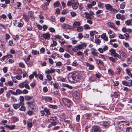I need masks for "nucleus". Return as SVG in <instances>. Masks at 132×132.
Segmentation results:
<instances>
[{
    "mask_svg": "<svg viewBox=\"0 0 132 132\" xmlns=\"http://www.w3.org/2000/svg\"><path fill=\"white\" fill-rule=\"evenodd\" d=\"M0 47L3 50H4L5 48V46L4 44L2 43L1 45L0 46Z\"/></svg>",
    "mask_w": 132,
    "mask_h": 132,
    "instance_id": "nucleus-59",
    "label": "nucleus"
},
{
    "mask_svg": "<svg viewBox=\"0 0 132 132\" xmlns=\"http://www.w3.org/2000/svg\"><path fill=\"white\" fill-rule=\"evenodd\" d=\"M87 44L85 43H83L81 44H78L75 47L76 48H78L79 50H81L84 48V47H86Z\"/></svg>",
    "mask_w": 132,
    "mask_h": 132,
    "instance_id": "nucleus-7",
    "label": "nucleus"
},
{
    "mask_svg": "<svg viewBox=\"0 0 132 132\" xmlns=\"http://www.w3.org/2000/svg\"><path fill=\"white\" fill-rule=\"evenodd\" d=\"M77 31L79 32H81L83 30V27L82 26H80L77 28Z\"/></svg>",
    "mask_w": 132,
    "mask_h": 132,
    "instance_id": "nucleus-42",
    "label": "nucleus"
},
{
    "mask_svg": "<svg viewBox=\"0 0 132 132\" xmlns=\"http://www.w3.org/2000/svg\"><path fill=\"white\" fill-rule=\"evenodd\" d=\"M128 62L129 63H130L132 61V56H129L128 58Z\"/></svg>",
    "mask_w": 132,
    "mask_h": 132,
    "instance_id": "nucleus-51",
    "label": "nucleus"
},
{
    "mask_svg": "<svg viewBox=\"0 0 132 132\" xmlns=\"http://www.w3.org/2000/svg\"><path fill=\"white\" fill-rule=\"evenodd\" d=\"M48 106L50 108L54 109H57V106L56 105L49 104L48 105Z\"/></svg>",
    "mask_w": 132,
    "mask_h": 132,
    "instance_id": "nucleus-27",
    "label": "nucleus"
},
{
    "mask_svg": "<svg viewBox=\"0 0 132 132\" xmlns=\"http://www.w3.org/2000/svg\"><path fill=\"white\" fill-rule=\"evenodd\" d=\"M103 126L105 128H108L110 126V124L109 122L107 121H104L103 122Z\"/></svg>",
    "mask_w": 132,
    "mask_h": 132,
    "instance_id": "nucleus-17",
    "label": "nucleus"
},
{
    "mask_svg": "<svg viewBox=\"0 0 132 132\" xmlns=\"http://www.w3.org/2000/svg\"><path fill=\"white\" fill-rule=\"evenodd\" d=\"M15 126L13 125H6L5 127L6 128H8L10 130H12L15 129Z\"/></svg>",
    "mask_w": 132,
    "mask_h": 132,
    "instance_id": "nucleus-23",
    "label": "nucleus"
},
{
    "mask_svg": "<svg viewBox=\"0 0 132 132\" xmlns=\"http://www.w3.org/2000/svg\"><path fill=\"white\" fill-rule=\"evenodd\" d=\"M92 132H101V129L100 127L97 126H94L92 128Z\"/></svg>",
    "mask_w": 132,
    "mask_h": 132,
    "instance_id": "nucleus-5",
    "label": "nucleus"
},
{
    "mask_svg": "<svg viewBox=\"0 0 132 132\" xmlns=\"http://www.w3.org/2000/svg\"><path fill=\"white\" fill-rule=\"evenodd\" d=\"M15 93H16L17 95L18 94L20 95L22 93V92L21 90L18 89L16 90Z\"/></svg>",
    "mask_w": 132,
    "mask_h": 132,
    "instance_id": "nucleus-33",
    "label": "nucleus"
},
{
    "mask_svg": "<svg viewBox=\"0 0 132 132\" xmlns=\"http://www.w3.org/2000/svg\"><path fill=\"white\" fill-rule=\"evenodd\" d=\"M62 27L63 29H70L71 28V27L70 26L65 23L62 24Z\"/></svg>",
    "mask_w": 132,
    "mask_h": 132,
    "instance_id": "nucleus-18",
    "label": "nucleus"
},
{
    "mask_svg": "<svg viewBox=\"0 0 132 132\" xmlns=\"http://www.w3.org/2000/svg\"><path fill=\"white\" fill-rule=\"evenodd\" d=\"M109 51L111 53V55L113 56L118 57L119 59H121V56L116 52V50L114 49H111L109 50Z\"/></svg>",
    "mask_w": 132,
    "mask_h": 132,
    "instance_id": "nucleus-4",
    "label": "nucleus"
},
{
    "mask_svg": "<svg viewBox=\"0 0 132 132\" xmlns=\"http://www.w3.org/2000/svg\"><path fill=\"white\" fill-rule=\"evenodd\" d=\"M80 25V23L78 21L75 22L73 24V27L75 28H76L77 27L79 26Z\"/></svg>",
    "mask_w": 132,
    "mask_h": 132,
    "instance_id": "nucleus-20",
    "label": "nucleus"
},
{
    "mask_svg": "<svg viewBox=\"0 0 132 132\" xmlns=\"http://www.w3.org/2000/svg\"><path fill=\"white\" fill-rule=\"evenodd\" d=\"M19 66L22 68H24L25 65L22 62H20L19 64Z\"/></svg>",
    "mask_w": 132,
    "mask_h": 132,
    "instance_id": "nucleus-58",
    "label": "nucleus"
},
{
    "mask_svg": "<svg viewBox=\"0 0 132 132\" xmlns=\"http://www.w3.org/2000/svg\"><path fill=\"white\" fill-rule=\"evenodd\" d=\"M53 42V43H52L51 45V46L52 47L56 46L57 45V43L56 41H54L53 39L52 40Z\"/></svg>",
    "mask_w": 132,
    "mask_h": 132,
    "instance_id": "nucleus-32",
    "label": "nucleus"
},
{
    "mask_svg": "<svg viewBox=\"0 0 132 132\" xmlns=\"http://www.w3.org/2000/svg\"><path fill=\"white\" fill-rule=\"evenodd\" d=\"M126 71L128 75L130 77H132V75L130 73V69L128 68H126Z\"/></svg>",
    "mask_w": 132,
    "mask_h": 132,
    "instance_id": "nucleus-26",
    "label": "nucleus"
},
{
    "mask_svg": "<svg viewBox=\"0 0 132 132\" xmlns=\"http://www.w3.org/2000/svg\"><path fill=\"white\" fill-rule=\"evenodd\" d=\"M121 14H117L116 16V18L117 19H120L121 17Z\"/></svg>",
    "mask_w": 132,
    "mask_h": 132,
    "instance_id": "nucleus-54",
    "label": "nucleus"
},
{
    "mask_svg": "<svg viewBox=\"0 0 132 132\" xmlns=\"http://www.w3.org/2000/svg\"><path fill=\"white\" fill-rule=\"evenodd\" d=\"M25 97L26 100H29L32 98V96H29L26 95L25 96Z\"/></svg>",
    "mask_w": 132,
    "mask_h": 132,
    "instance_id": "nucleus-36",
    "label": "nucleus"
},
{
    "mask_svg": "<svg viewBox=\"0 0 132 132\" xmlns=\"http://www.w3.org/2000/svg\"><path fill=\"white\" fill-rule=\"evenodd\" d=\"M53 85L54 88L57 89L58 88L59 85L57 82H55Z\"/></svg>",
    "mask_w": 132,
    "mask_h": 132,
    "instance_id": "nucleus-60",
    "label": "nucleus"
},
{
    "mask_svg": "<svg viewBox=\"0 0 132 132\" xmlns=\"http://www.w3.org/2000/svg\"><path fill=\"white\" fill-rule=\"evenodd\" d=\"M42 99L44 100L46 102L51 101L52 100V97L48 96H42Z\"/></svg>",
    "mask_w": 132,
    "mask_h": 132,
    "instance_id": "nucleus-9",
    "label": "nucleus"
},
{
    "mask_svg": "<svg viewBox=\"0 0 132 132\" xmlns=\"http://www.w3.org/2000/svg\"><path fill=\"white\" fill-rule=\"evenodd\" d=\"M31 110H29L27 112V114L30 116H32L34 113V112L32 111Z\"/></svg>",
    "mask_w": 132,
    "mask_h": 132,
    "instance_id": "nucleus-48",
    "label": "nucleus"
},
{
    "mask_svg": "<svg viewBox=\"0 0 132 132\" xmlns=\"http://www.w3.org/2000/svg\"><path fill=\"white\" fill-rule=\"evenodd\" d=\"M48 121L50 124L48 125V128L56 125L59 122L58 119L56 117H51L48 119Z\"/></svg>",
    "mask_w": 132,
    "mask_h": 132,
    "instance_id": "nucleus-1",
    "label": "nucleus"
},
{
    "mask_svg": "<svg viewBox=\"0 0 132 132\" xmlns=\"http://www.w3.org/2000/svg\"><path fill=\"white\" fill-rule=\"evenodd\" d=\"M46 78L49 81H50L52 79V78L50 75H47L46 76Z\"/></svg>",
    "mask_w": 132,
    "mask_h": 132,
    "instance_id": "nucleus-46",
    "label": "nucleus"
},
{
    "mask_svg": "<svg viewBox=\"0 0 132 132\" xmlns=\"http://www.w3.org/2000/svg\"><path fill=\"white\" fill-rule=\"evenodd\" d=\"M6 84L7 85H8L10 86H12L13 85V82L11 81H9L8 82L5 83L6 85Z\"/></svg>",
    "mask_w": 132,
    "mask_h": 132,
    "instance_id": "nucleus-47",
    "label": "nucleus"
},
{
    "mask_svg": "<svg viewBox=\"0 0 132 132\" xmlns=\"http://www.w3.org/2000/svg\"><path fill=\"white\" fill-rule=\"evenodd\" d=\"M109 59L113 63L116 62V60L115 59L113 58L112 57H109Z\"/></svg>",
    "mask_w": 132,
    "mask_h": 132,
    "instance_id": "nucleus-45",
    "label": "nucleus"
},
{
    "mask_svg": "<svg viewBox=\"0 0 132 132\" xmlns=\"http://www.w3.org/2000/svg\"><path fill=\"white\" fill-rule=\"evenodd\" d=\"M110 11V13H114L115 12H118L117 10L114 8H112H112Z\"/></svg>",
    "mask_w": 132,
    "mask_h": 132,
    "instance_id": "nucleus-37",
    "label": "nucleus"
},
{
    "mask_svg": "<svg viewBox=\"0 0 132 132\" xmlns=\"http://www.w3.org/2000/svg\"><path fill=\"white\" fill-rule=\"evenodd\" d=\"M128 82L129 86H132V80H128Z\"/></svg>",
    "mask_w": 132,
    "mask_h": 132,
    "instance_id": "nucleus-63",
    "label": "nucleus"
},
{
    "mask_svg": "<svg viewBox=\"0 0 132 132\" xmlns=\"http://www.w3.org/2000/svg\"><path fill=\"white\" fill-rule=\"evenodd\" d=\"M54 6L55 7H58L60 5V3L59 1H57L54 3Z\"/></svg>",
    "mask_w": 132,
    "mask_h": 132,
    "instance_id": "nucleus-31",
    "label": "nucleus"
},
{
    "mask_svg": "<svg viewBox=\"0 0 132 132\" xmlns=\"http://www.w3.org/2000/svg\"><path fill=\"white\" fill-rule=\"evenodd\" d=\"M38 76L39 77V79L40 80H43V76L41 74H39L38 75Z\"/></svg>",
    "mask_w": 132,
    "mask_h": 132,
    "instance_id": "nucleus-57",
    "label": "nucleus"
},
{
    "mask_svg": "<svg viewBox=\"0 0 132 132\" xmlns=\"http://www.w3.org/2000/svg\"><path fill=\"white\" fill-rule=\"evenodd\" d=\"M7 56L6 55L3 56L1 58V61L2 62L4 61L7 58Z\"/></svg>",
    "mask_w": 132,
    "mask_h": 132,
    "instance_id": "nucleus-55",
    "label": "nucleus"
},
{
    "mask_svg": "<svg viewBox=\"0 0 132 132\" xmlns=\"http://www.w3.org/2000/svg\"><path fill=\"white\" fill-rule=\"evenodd\" d=\"M20 104H15L13 105V106L14 109H17L20 107Z\"/></svg>",
    "mask_w": 132,
    "mask_h": 132,
    "instance_id": "nucleus-29",
    "label": "nucleus"
},
{
    "mask_svg": "<svg viewBox=\"0 0 132 132\" xmlns=\"http://www.w3.org/2000/svg\"><path fill=\"white\" fill-rule=\"evenodd\" d=\"M86 64L87 67L88 68V69L89 70H92L94 68V67L93 65L90 64L88 63H86Z\"/></svg>",
    "mask_w": 132,
    "mask_h": 132,
    "instance_id": "nucleus-15",
    "label": "nucleus"
},
{
    "mask_svg": "<svg viewBox=\"0 0 132 132\" xmlns=\"http://www.w3.org/2000/svg\"><path fill=\"white\" fill-rule=\"evenodd\" d=\"M19 100L20 102L19 104L20 105H24V103L23 102L24 100V98L23 96H20V97Z\"/></svg>",
    "mask_w": 132,
    "mask_h": 132,
    "instance_id": "nucleus-19",
    "label": "nucleus"
},
{
    "mask_svg": "<svg viewBox=\"0 0 132 132\" xmlns=\"http://www.w3.org/2000/svg\"><path fill=\"white\" fill-rule=\"evenodd\" d=\"M27 103L28 105L29 108H30L31 110H33L36 108L35 103L34 102H28Z\"/></svg>",
    "mask_w": 132,
    "mask_h": 132,
    "instance_id": "nucleus-6",
    "label": "nucleus"
},
{
    "mask_svg": "<svg viewBox=\"0 0 132 132\" xmlns=\"http://www.w3.org/2000/svg\"><path fill=\"white\" fill-rule=\"evenodd\" d=\"M109 26L111 28H112L114 29L117 30V28L115 27L113 23L111 22L109 23Z\"/></svg>",
    "mask_w": 132,
    "mask_h": 132,
    "instance_id": "nucleus-21",
    "label": "nucleus"
},
{
    "mask_svg": "<svg viewBox=\"0 0 132 132\" xmlns=\"http://www.w3.org/2000/svg\"><path fill=\"white\" fill-rule=\"evenodd\" d=\"M73 97L76 99H78L79 98L80 93L79 92L75 91L73 94Z\"/></svg>",
    "mask_w": 132,
    "mask_h": 132,
    "instance_id": "nucleus-11",
    "label": "nucleus"
},
{
    "mask_svg": "<svg viewBox=\"0 0 132 132\" xmlns=\"http://www.w3.org/2000/svg\"><path fill=\"white\" fill-rule=\"evenodd\" d=\"M73 2L72 6V7L73 9L76 10L77 9L79 3L76 0H73Z\"/></svg>",
    "mask_w": 132,
    "mask_h": 132,
    "instance_id": "nucleus-10",
    "label": "nucleus"
},
{
    "mask_svg": "<svg viewBox=\"0 0 132 132\" xmlns=\"http://www.w3.org/2000/svg\"><path fill=\"white\" fill-rule=\"evenodd\" d=\"M12 119L14 122H15L17 121L18 119L16 117H13L12 118Z\"/></svg>",
    "mask_w": 132,
    "mask_h": 132,
    "instance_id": "nucleus-52",
    "label": "nucleus"
},
{
    "mask_svg": "<svg viewBox=\"0 0 132 132\" xmlns=\"http://www.w3.org/2000/svg\"><path fill=\"white\" fill-rule=\"evenodd\" d=\"M125 24L127 25H131V22L129 20H127L125 22Z\"/></svg>",
    "mask_w": 132,
    "mask_h": 132,
    "instance_id": "nucleus-53",
    "label": "nucleus"
},
{
    "mask_svg": "<svg viewBox=\"0 0 132 132\" xmlns=\"http://www.w3.org/2000/svg\"><path fill=\"white\" fill-rule=\"evenodd\" d=\"M72 73L75 82H77L79 81L80 79V77L79 74L77 72H73Z\"/></svg>",
    "mask_w": 132,
    "mask_h": 132,
    "instance_id": "nucleus-3",
    "label": "nucleus"
},
{
    "mask_svg": "<svg viewBox=\"0 0 132 132\" xmlns=\"http://www.w3.org/2000/svg\"><path fill=\"white\" fill-rule=\"evenodd\" d=\"M68 79L69 81L71 83L75 82L72 73L69 74L68 76Z\"/></svg>",
    "mask_w": 132,
    "mask_h": 132,
    "instance_id": "nucleus-8",
    "label": "nucleus"
},
{
    "mask_svg": "<svg viewBox=\"0 0 132 132\" xmlns=\"http://www.w3.org/2000/svg\"><path fill=\"white\" fill-rule=\"evenodd\" d=\"M24 82H22L21 83H20L19 85V86L21 88H23L25 84Z\"/></svg>",
    "mask_w": 132,
    "mask_h": 132,
    "instance_id": "nucleus-49",
    "label": "nucleus"
},
{
    "mask_svg": "<svg viewBox=\"0 0 132 132\" xmlns=\"http://www.w3.org/2000/svg\"><path fill=\"white\" fill-rule=\"evenodd\" d=\"M97 6L100 9H103L104 7V4L100 2L98 3Z\"/></svg>",
    "mask_w": 132,
    "mask_h": 132,
    "instance_id": "nucleus-25",
    "label": "nucleus"
},
{
    "mask_svg": "<svg viewBox=\"0 0 132 132\" xmlns=\"http://www.w3.org/2000/svg\"><path fill=\"white\" fill-rule=\"evenodd\" d=\"M95 43L97 45H100L101 43V41L99 39H97L95 40Z\"/></svg>",
    "mask_w": 132,
    "mask_h": 132,
    "instance_id": "nucleus-44",
    "label": "nucleus"
},
{
    "mask_svg": "<svg viewBox=\"0 0 132 132\" xmlns=\"http://www.w3.org/2000/svg\"><path fill=\"white\" fill-rule=\"evenodd\" d=\"M123 125H124V126L125 128L127 126H129V123L125 121H123Z\"/></svg>",
    "mask_w": 132,
    "mask_h": 132,
    "instance_id": "nucleus-40",
    "label": "nucleus"
},
{
    "mask_svg": "<svg viewBox=\"0 0 132 132\" xmlns=\"http://www.w3.org/2000/svg\"><path fill=\"white\" fill-rule=\"evenodd\" d=\"M43 37L47 40H49L50 38V35L48 33L44 34H43Z\"/></svg>",
    "mask_w": 132,
    "mask_h": 132,
    "instance_id": "nucleus-14",
    "label": "nucleus"
},
{
    "mask_svg": "<svg viewBox=\"0 0 132 132\" xmlns=\"http://www.w3.org/2000/svg\"><path fill=\"white\" fill-rule=\"evenodd\" d=\"M122 84L124 85L129 86L128 82L125 81H123L122 82Z\"/></svg>",
    "mask_w": 132,
    "mask_h": 132,
    "instance_id": "nucleus-35",
    "label": "nucleus"
},
{
    "mask_svg": "<svg viewBox=\"0 0 132 132\" xmlns=\"http://www.w3.org/2000/svg\"><path fill=\"white\" fill-rule=\"evenodd\" d=\"M83 14L85 15V17L87 19H92L94 18V16H93L90 15H89V14L88 13L85 12L84 14H82V15H83Z\"/></svg>",
    "mask_w": 132,
    "mask_h": 132,
    "instance_id": "nucleus-12",
    "label": "nucleus"
},
{
    "mask_svg": "<svg viewBox=\"0 0 132 132\" xmlns=\"http://www.w3.org/2000/svg\"><path fill=\"white\" fill-rule=\"evenodd\" d=\"M61 100L62 101L66 106L68 107L70 106L72 104V101L70 100L65 97L61 98Z\"/></svg>",
    "mask_w": 132,
    "mask_h": 132,
    "instance_id": "nucleus-2",
    "label": "nucleus"
},
{
    "mask_svg": "<svg viewBox=\"0 0 132 132\" xmlns=\"http://www.w3.org/2000/svg\"><path fill=\"white\" fill-rule=\"evenodd\" d=\"M23 19L26 21L27 22L29 21L28 18V17L26 15L24 14H23Z\"/></svg>",
    "mask_w": 132,
    "mask_h": 132,
    "instance_id": "nucleus-41",
    "label": "nucleus"
},
{
    "mask_svg": "<svg viewBox=\"0 0 132 132\" xmlns=\"http://www.w3.org/2000/svg\"><path fill=\"white\" fill-rule=\"evenodd\" d=\"M21 105V106L19 109L20 110L25 112L26 110V108L25 106H24V105Z\"/></svg>",
    "mask_w": 132,
    "mask_h": 132,
    "instance_id": "nucleus-28",
    "label": "nucleus"
},
{
    "mask_svg": "<svg viewBox=\"0 0 132 132\" xmlns=\"http://www.w3.org/2000/svg\"><path fill=\"white\" fill-rule=\"evenodd\" d=\"M110 44L112 45L113 47L115 48H117L118 46V45L117 43H114V44H113L112 43H111Z\"/></svg>",
    "mask_w": 132,
    "mask_h": 132,
    "instance_id": "nucleus-56",
    "label": "nucleus"
},
{
    "mask_svg": "<svg viewBox=\"0 0 132 132\" xmlns=\"http://www.w3.org/2000/svg\"><path fill=\"white\" fill-rule=\"evenodd\" d=\"M84 28L85 30L89 29H90V28L88 25L86 24L84 26Z\"/></svg>",
    "mask_w": 132,
    "mask_h": 132,
    "instance_id": "nucleus-38",
    "label": "nucleus"
},
{
    "mask_svg": "<svg viewBox=\"0 0 132 132\" xmlns=\"http://www.w3.org/2000/svg\"><path fill=\"white\" fill-rule=\"evenodd\" d=\"M105 7L106 9L109 11L111 10V9L112 7V6L110 4H106L105 5Z\"/></svg>",
    "mask_w": 132,
    "mask_h": 132,
    "instance_id": "nucleus-22",
    "label": "nucleus"
},
{
    "mask_svg": "<svg viewBox=\"0 0 132 132\" xmlns=\"http://www.w3.org/2000/svg\"><path fill=\"white\" fill-rule=\"evenodd\" d=\"M119 95L118 92V91L115 92H114L113 96L116 98H118Z\"/></svg>",
    "mask_w": 132,
    "mask_h": 132,
    "instance_id": "nucleus-39",
    "label": "nucleus"
},
{
    "mask_svg": "<svg viewBox=\"0 0 132 132\" xmlns=\"http://www.w3.org/2000/svg\"><path fill=\"white\" fill-rule=\"evenodd\" d=\"M119 128L121 130H123L125 128L124 126V125L123 124V121H121L119 122L118 124Z\"/></svg>",
    "mask_w": 132,
    "mask_h": 132,
    "instance_id": "nucleus-13",
    "label": "nucleus"
},
{
    "mask_svg": "<svg viewBox=\"0 0 132 132\" xmlns=\"http://www.w3.org/2000/svg\"><path fill=\"white\" fill-rule=\"evenodd\" d=\"M126 132H132V128L130 127L127 128Z\"/></svg>",
    "mask_w": 132,
    "mask_h": 132,
    "instance_id": "nucleus-43",
    "label": "nucleus"
},
{
    "mask_svg": "<svg viewBox=\"0 0 132 132\" xmlns=\"http://www.w3.org/2000/svg\"><path fill=\"white\" fill-rule=\"evenodd\" d=\"M69 12V10L68 9L64 10L62 11L61 12V14H65L67 13H68Z\"/></svg>",
    "mask_w": 132,
    "mask_h": 132,
    "instance_id": "nucleus-34",
    "label": "nucleus"
},
{
    "mask_svg": "<svg viewBox=\"0 0 132 132\" xmlns=\"http://www.w3.org/2000/svg\"><path fill=\"white\" fill-rule=\"evenodd\" d=\"M92 55H93V56L94 57L95 56H97L98 57V53L96 52H93L91 53Z\"/></svg>",
    "mask_w": 132,
    "mask_h": 132,
    "instance_id": "nucleus-50",
    "label": "nucleus"
},
{
    "mask_svg": "<svg viewBox=\"0 0 132 132\" xmlns=\"http://www.w3.org/2000/svg\"><path fill=\"white\" fill-rule=\"evenodd\" d=\"M108 72L109 74L111 76H112L114 75V71L111 69H109L108 70Z\"/></svg>",
    "mask_w": 132,
    "mask_h": 132,
    "instance_id": "nucleus-30",
    "label": "nucleus"
},
{
    "mask_svg": "<svg viewBox=\"0 0 132 132\" xmlns=\"http://www.w3.org/2000/svg\"><path fill=\"white\" fill-rule=\"evenodd\" d=\"M43 90L44 92L45 93L47 92L48 90V89L46 87H44L43 88Z\"/></svg>",
    "mask_w": 132,
    "mask_h": 132,
    "instance_id": "nucleus-62",
    "label": "nucleus"
},
{
    "mask_svg": "<svg viewBox=\"0 0 132 132\" xmlns=\"http://www.w3.org/2000/svg\"><path fill=\"white\" fill-rule=\"evenodd\" d=\"M103 11L101 10H98L96 12V15L97 17H98L100 16V14L103 12Z\"/></svg>",
    "mask_w": 132,
    "mask_h": 132,
    "instance_id": "nucleus-24",
    "label": "nucleus"
},
{
    "mask_svg": "<svg viewBox=\"0 0 132 132\" xmlns=\"http://www.w3.org/2000/svg\"><path fill=\"white\" fill-rule=\"evenodd\" d=\"M44 110L45 112V116L47 117L50 114V110L46 108H44Z\"/></svg>",
    "mask_w": 132,
    "mask_h": 132,
    "instance_id": "nucleus-16",
    "label": "nucleus"
},
{
    "mask_svg": "<svg viewBox=\"0 0 132 132\" xmlns=\"http://www.w3.org/2000/svg\"><path fill=\"white\" fill-rule=\"evenodd\" d=\"M70 14L72 17H74L76 15V13L74 12H71L70 13Z\"/></svg>",
    "mask_w": 132,
    "mask_h": 132,
    "instance_id": "nucleus-64",
    "label": "nucleus"
},
{
    "mask_svg": "<svg viewBox=\"0 0 132 132\" xmlns=\"http://www.w3.org/2000/svg\"><path fill=\"white\" fill-rule=\"evenodd\" d=\"M121 72V70L119 68H117L116 71V73L118 74H119Z\"/></svg>",
    "mask_w": 132,
    "mask_h": 132,
    "instance_id": "nucleus-61",
    "label": "nucleus"
}]
</instances>
